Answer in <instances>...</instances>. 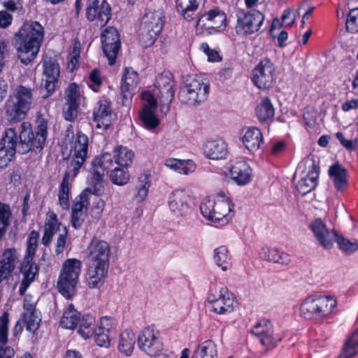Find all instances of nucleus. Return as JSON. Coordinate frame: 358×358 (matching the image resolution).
Instances as JSON below:
<instances>
[{
    "label": "nucleus",
    "instance_id": "28",
    "mask_svg": "<svg viewBox=\"0 0 358 358\" xmlns=\"http://www.w3.org/2000/svg\"><path fill=\"white\" fill-rule=\"evenodd\" d=\"M19 255L13 248H6L0 257V282L8 278L18 262Z\"/></svg>",
    "mask_w": 358,
    "mask_h": 358
},
{
    "label": "nucleus",
    "instance_id": "38",
    "mask_svg": "<svg viewBox=\"0 0 358 358\" xmlns=\"http://www.w3.org/2000/svg\"><path fill=\"white\" fill-rule=\"evenodd\" d=\"M136 342L135 334L131 329L123 331L119 338V350L126 356H130Z\"/></svg>",
    "mask_w": 358,
    "mask_h": 358
},
{
    "label": "nucleus",
    "instance_id": "48",
    "mask_svg": "<svg viewBox=\"0 0 358 358\" xmlns=\"http://www.w3.org/2000/svg\"><path fill=\"white\" fill-rule=\"evenodd\" d=\"M109 171H110V178L113 184L124 185L129 181L130 176L127 167L114 165L112 169H110Z\"/></svg>",
    "mask_w": 358,
    "mask_h": 358
},
{
    "label": "nucleus",
    "instance_id": "10",
    "mask_svg": "<svg viewBox=\"0 0 358 358\" xmlns=\"http://www.w3.org/2000/svg\"><path fill=\"white\" fill-rule=\"evenodd\" d=\"M81 266V262L76 259H69L63 264L57 287L59 292L68 299L74 294Z\"/></svg>",
    "mask_w": 358,
    "mask_h": 358
},
{
    "label": "nucleus",
    "instance_id": "62",
    "mask_svg": "<svg viewBox=\"0 0 358 358\" xmlns=\"http://www.w3.org/2000/svg\"><path fill=\"white\" fill-rule=\"evenodd\" d=\"M201 50L208 56V59L210 62H217L220 59V55L217 51L211 50L206 43L201 45Z\"/></svg>",
    "mask_w": 358,
    "mask_h": 358
},
{
    "label": "nucleus",
    "instance_id": "21",
    "mask_svg": "<svg viewBox=\"0 0 358 358\" xmlns=\"http://www.w3.org/2000/svg\"><path fill=\"white\" fill-rule=\"evenodd\" d=\"M275 67L268 59L262 60L253 70V83L259 89L270 88L274 81Z\"/></svg>",
    "mask_w": 358,
    "mask_h": 358
},
{
    "label": "nucleus",
    "instance_id": "26",
    "mask_svg": "<svg viewBox=\"0 0 358 358\" xmlns=\"http://www.w3.org/2000/svg\"><path fill=\"white\" fill-rule=\"evenodd\" d=\"M110 7L106 0H89L87 17L90 21L97 20L101 27L106 25L110 19Z\"/></svg>",
    "mask_w": 358,
    "mask_h": 358
},
{
    "label": "nucleus",
    "instance_id": "2",
    "mask_svg": "<svg viewBox=\"0 0 358 358\" xmlns=\"http://www.w3.org/2000/svg\"><path fill=\"white\" fill-rule=\"evenodd\" d=\"M174 85L172 73L164 71L157 77L152 93L149 91L141 93L143 107L140 113V119L144 127L152 129L159 124V120L155 115L157 99L161 112L164 115L169 113L175 94Z\"/></svg>",
    "mask_w": 358,
    "mask_h": 358
},
{
    "label": "nucleus",
    "instance_id": "33",
    "mask_svg": "<svg viewBox=\"0 0 358 358\" xmlns=\"http://www.w3.org/2000/svg\"><path fill=\"white\" fill-rule=\"evenodd\" d=\"M241 140L245 148L251 152L258 151L264 143L263 134L256 127L248 128Z\"/></svg>",
    "mask_w": 358,
    "mask_h": 358
},
{
    "label": "nucleus",
    "instance_id": "35",
    "mask_svg": "<svg viewBox=\"0 0 358 358\" xmlns=\"http://www.w3.org/2000/svg\"><path fill=\"white\" fill-rule=\"evenodd\" d=\"M164 165L169 169L183 175L194 173L196 169V164L191 159L168 158L165 160Z\"/></svg>",
    "mask_w": 358,
    "mask_h": 358
},
{
    "label": "nucleus",
    "instance_id": "58",
    "mask_svg": "<svg viewBox=\"0 0 358 358\" xmlns=\"http://www.w3.org/2000/svg\"><path fill=\"white\" fill-rule=\"evenodd\" d=\"M336 136L340 143L346 150L351 151L357 148L358 145V138H355L354 140H347L345 138L343 134L341 132H337Z\"/></svg>",
    "mask_w": 358,
    "mask_h": 358
},
{
    "label": "nucleus",
    "instance_id": "23",
    "mask_svg": "<svg viewBox=\"0 0 358 358\" xmlns=\"http://www.w3.org/2000/svg\"><path fill=\"white\" fill-rule=\"evenodd\" d=\"M191 197L184 189H176L169 196V206L170 210L177 217H184L192 210Z\"/></svg>",
    "mask_w": 358,
    "mask_h": 358
},
{
    "label": "nucleus",
    "instance_id": "9",
    "mask_svg": "<svg viewBox=\"0 0 358 358\" xmlns=\"http://www.w3.org/2000/svg\"><path fill=\"white\" fill-rule=\"evenodd\" d=\"M164 24L161 10L148 11L142 18L140 27V39L145 47L152 45L160 34Z\"/></svg>",
    "mask_w": 358,
    "mask_h": 358
},
{
    "label": "nucleus",
    "instance_id": "18",
    "mask_svg": "<svg viewBox=\"0 0 358 358\" xmlns=\"http://www.w3.org/2000/svg\"><path fill=\"white\" fill-rule=\"evenodd\" d=\"M309 229L318 244L325 250L333 248L337 231L329 229L321 218H315L309 224Z\"/></svg>",
    "mask_w": 358,
    "mask_h": 358
},
{
    "label": "nucleus",
    "instance_id": "59",
    "mask_svg": "<svg viewBox=\"0 0 358 358\" xmlns=\"http://www.w3.org/2000/svg\"><path fill=\"white\" fill-rule=\"evenodd\" d=\"M38 301V297L31 294H27L24 299L23 308L24 311H36V304Z\"/></svg>",
    "mask_w": 358,
    "mask_h": 358
},
{
    "label": "nucleus",
    "instance_id": "41",
    "mask_svg": "<svg viewBox=\"0 0 358 358\" xmlns=\"http://www.w3.org/2000/svg\"><path fill=\"white\" fill-rule=\"evenodd\" d=\"M358 353V329L345 341L338 358H352Z\"/></svg>",
    "mask_w": 358,
    "mask_h": 358
},
{
    "label": "nucleus",
    "instance_id": "31",
    "mask_svg": "<svg viewBox=\"0 0 358 358\" xmlns=\"http://www.w3.org/2000/svg\"><path fill=\"white\" fill-rule=\"evenodd\" d=\"M318 176L319 171L313 164L309 167L308 172L304 173L298 181L296 186L297 192L303 196L311 192L317 185Z\"/></svg>",
    "mask_w": 358,
    "mask_h": 358
},
{
    "label": "nucleus",
    "instance_id": "52",
    "mask_svg": "<svg viewBox=\"0 0 358 358\" xmlns=\"http://www.w3.org/2000/svg\"><path fill=\"white\" fill-rule=\"evenodd\" d=\"M9 313H3L0 316V344L6 345L8 341Z\"/></svg>",
    "mask_w": 358,
    "mask_h": 358
},
{
    "label": "nucleus",
    "instance_id": "60",
    "mask_svg": "<svg viewBox=\"0 0 358 358\" xmlns=\"http://www.w3.org/2000/svg\"><path fill=\"white\" fill-rule=\"evenodd\" d=\"M303 119L306 125L310 127H315L317 120V112L313 108H306L303 113Z\"/></svg>",
    "mask_w": 358,
    "mask_h": 358
},
{
    "label": "nucleus",
    "instance_id": "44",
    "mask_svg": "<svg viewBox=\"0 0 358 358\" xmlns=\"http://www.w3.org/2000/svg\"><path fill=\"white\" fill-rule=\"evenodd\" d=\"M29 332H35L41 322V315L39 310L24 311L20 318Z\"/></svg>",
    "mask_w": 358,
    "mask_h": 358
},
{
    "label": "nucleus",
    "instance_id": "20",
    "mask_svg": "<svg viewBox=\"0 0 358 358\" xmlns=\"http://www.w3.org/2000/svg\"><path fill=\"white\" fill-rule=\"evenodd\" d=\"M103 51L108 59V64L113 65L120 48V40L117 30L110 27L106 28L101 34Z\"/></svg>",
    "mask_w": 358,
    "mask_h": 358
},
{
    "label": "nucleus",
    "instance_id": "46",
    "mask_svg": "<svg viewBox=\"0 0 358 358\" xmlns=\"http://www.w3.org/2000/svg\"><path fill=\"white\" fill-rule=\"evenodd\" d=\"M71 177L74 178L72 175V171L68 169L59 185V201L60 205L64 209H67L69 206V180Z\"/></svg>",
    "mask_w": 358,
    "mask_h": 358
},
{
    "label": "nucleus",
    "instance_id": "12",
    "mask_svg": "<svg viewBox=\"0 0 358 358\" xmlns=\"http://www.w3.org/2000/svg\"><path fill=\"white\" fill-rule=\"evenodd\" d=\"M70 164L68 169L72 171V175L76 177L80 169L84 164L88 153V137L80 131H78L69 144Z\"/></svg>",
    "mask_w": 358,
    "mask_h": 358
},
{
    "label": "nucleus",
    "instance_id": "42",
    "mask_svg": "<svg viewBox=\"0 0 358 358\" xmlns=\"http://www.w3.org/2000/svg\"><path fill=\"white\" fill-rule=\"evenodd\" d=\"M216 345L210 340L206 341L198 345L192 358H217Z\"/></svg>",
    "mask_w": 358,
    "mask_h": 358
},
{
    "label": "nucleus",
    "instance_id": "22",
    "mask_svg": "<svg viewBox=\"0 0 358 358\" xmlns=\"http://www.w3.org/2000/svg\"><path fill=\"white\" fill-rule=\"evenodd\" d=\"M89 264L109 266L110 248L108 243L93 239L87 248Z\"/></svg>",
    "mask_w": 358,
    "mask_h": 358
},
{
    "label": "nucleus",
    "instance_id": "17",
    "mask_svg": "<svg viewBox=\"0 0 358 358\" xmlns=\"http://www.w3.org/2000/svg\"><path fill=\"white\" fill-rule=\"evenodd\" d=\"M264 21V15L259 10H252L238 16L236 31L238 35L247 36L258 31Z\"/></svg>",
    "mask_w": 358,
    "mask_h": 358
},
{
    "label": "nucleus",
    "instance_id": "8",
    "mask_svg": "<svg viewBox=\"0 0 358 358\" xmlns=\"http://www.w3.org/2000/svg\"><path fill=\"white\" fill-rule=\"evenodd\" d=\"M237 301L232 292L221 285L212 284L207 298V306L210 311L224 315L231 313Z\"/></svg>",
    "mask_w": 358,
    "mask_h": 358
},
{
    "label": "nucleus",
    "instance_id": "39",
    "mask_svg": "<svg viewBox=\"0 0 358 358\" xmlns=\"http://www.w3.org/2000/svg\"><path fill=\"white\" fill-rule=\"evenodd\" d=\"M177 10L187 20H192L196 15L199 4L196 0H176Z\"/></svg>",
    "mask_w": 358,
    "mask_h": 358
},
{
    "label": "nucleus",
    "instance_id": "50",
    "mask_svg": "<svg viewBox=\"0 0 358 358\" xmlns=\"http://www.w3.org/2000/svg\"><path fill=\"white\" fill-rule=\"evenodd\" d=\"M139 78L138 73L131 68H125L122 78L121 87L125 91L128 89L134 90L138 85Z\"/></svg>",
    "mask_w": 358,
    "mask_h": 358
},
{
    "label": "nucleus",
    "instance_id": "43",
    "mask_svg": "<svg viewBox=\"0 0 358 358\" xmlns=\"http://www.w3.org/2000/svg\"><path fill=\"white\" fill-rule=\"evenodd\" d=\"M78 333L85 339L94 336L95 318L90 315H83L78 323Z\"/></svg>",
    "mask_w": 358,
    "mask_h": 358
},
{
    "label": "nucleus",
    "instance_id": "16",
    "mask_svg": "<svg viewBox=\"0 0 358 358\" xmlns=\"http://www.w3.org/2000/svg\"><path fill=\"white\" fill-rule=\"evenodd\" d=\"M137 345L141 351L150 356L161 352L163 347L159 331L151 326L144 328L139 333Z\"/></svg>",
    "mask_w": 358,
    "mask_h": 358
},
{
    "label": "nucleus",
    "instance_id": "13",
    "mask_svg": "<svg viewBox=\"0 0 358 358\" xmlns=\"http://www.w3.org/2000/svg\"><path fill=\"white\" fill-rule=\"evenodd\" d=\"M55 234H58L55 253L59 255L64 250L68 231L64 225L57 222V215L53 212H50L45 224V231L42 238L43 244L47 245Z\"/></svg>",
    "mask_w": 358,
    "mask_h": 358
},
{
    "label": "nucleus",
    "instance_id": "57",
    "mask_svg": "<svg viewBox=\"0 0 358 358\" xmlns=\"http://www.w3.org/2000/svg\"><path fill=\"white\" fill-rule=\"evenodd\" d=\"M78 104L66 103L63 108V115L65 120L72 121L77 116Z\"/></svg>",
    "mask_w": 358,
    "mask_h": 358
},
{
    "label": "nucleus",
    "instance_id": "11",
    "mask_svg": "<svg viewBox=\"0 0 358 358\" xmlns=\"http://www.w3.org/2000/svg\"><path fill=\"white\" fill-rule=\"evenodd\" d=\"M37 243L38 234L35 231H32L27 241L26 255L21 266V272L23 275V278L19 289L20 295H23L25 293L28 287L34 280L38 273L37 265L32 262L37 247Z\"/></svg>",
    "mask_w": 358,
    "mask_h": 358
},
{
    "label": "nucleus",
    "instance_id": "40",
    "mask_svg": "<svg viewBox=\"0 0 358 358\" xmlns=\"http://www.w3.org/2000/svg\"><path fill=\"white\" fill-rule=\"evenodd\" d=\"M80 313L75 309L73 305L70 304L63 313L60 324L65 329H73L80 320Z\"/></svg>",
    "mask_w": 358,
    "mask_h": 358
},
{
    "label": "nucleus",
    "instance_id": "32",
    "mask_svg": "<svg viewBox=\"0 0 358 358\" xmlns=\"http://www.w3.org/2000/svg\"><path fill=\"white\" fill-rule=\"evenodd\" d=\"M112 110L108 101L100 100L94 111V120L96 127L107 129L110 124Z\"/></svg>",
    "mask_w": 358,
    "mask_h": 358
},
{
    "label": "nucleus",
    "instance_id": "14",
    "mask_svg": "<svg viewBox=\"0 0 358 358\" xmlns=\"http://www.w3.org/2000/svg\"><path fill=\"white\" fill-rule=\"evenodd\" d=\"M92 176L90 179V186L85 189H88L87 194H94L99 196L102 194L103 184V176L109 173L111 169L112 158L108 153H103L99 157H96L93 162Z\"/></svg>",
    "mask_w": 358,
    "mask_h": 358
},
{
    "label": "nucleus",
    "instance_id": "4",
    "mask_svg": "<svg viewBox=\"0 0 358 358\" xmlns=\"http://www.w3.org/2000/svg\"><path fill=\"white\" fill-rule=\"evenodd\" d=\"M233 208L231 200L225 196H218L213 199L206 197L200 206L203 216L220 226L226 225L232 219Z\"/></svg>",
    "mask_w": 358,
    "mask_h": 358
},
{
    "label": "nucleus",
    "instance_id": "56",
    "mask_svg": "<svg viewBox=\"0 0 358 358\" xmlns=\"http://www.w3.org/2000/svg\"><path fill=\"white\" fill-rule=\"evenodd\" d=\"M90 83L89 87L95 92L99 91V87L102 84V80L100 73L97 69H94L91 71L89 76Z\"/></svg>",
    "mask_w": 358,
    "mask_h": 358
},
{
    "label": "nucleus",
    "instance_id": "7",
    "mask_svg": "<svg viewBox=\"0 0 358 358\" xmlns=\"http://www.w3.org/2000/svg\"><path fill=\"white\" fill-rule=\"evenodd\" d=\"M210 84L200 76H189L179 92L181 102L196 106L205 101L209 93Z\"/></svg>",
    "mask_w": 358,
    "mask_h": 358
},
{
    "label": "nucleus",
    "instance_id": "25",
    "mask_svg": "<svg viewBox=\"0 0 358 358\" xmlns=\"http://www.w3.org/2000/svg\"><path fill=\"white\" fill-rule=\"evenodd\" d=\"M43 66L44 78L42 85L46 90V94H43V97L46 99L54 92L60 71L58 63L51 59H45Z\"/></svg>",
    "mask_w": 358,
    "mask_h": 358
},
{
    "label": "nucleus",
    "instance_id": "53",
    "mask_svg": "<svg viewBox=\"0 0 358 358\" xmlns=\"http://www.w3.org/2000/svg\"><path fill=\"white\" fill-rule=\"evenodd\" d=\"M11 213L8 206L0 202V239L4 234Z\"/></svg>",
    "mask_w": 358,
    "mask_h": 358
},
{
    "label": "nucleus",
    "instance_id": "6",
    "mask_svg": "<svg viewBox=\"0 0 358 358\" xmlns=\"http://www.w3.org/2000/svg\"><path fill=\"white\" fill-rule=\"evenodd\" d=\"M337 306L336 299L327 295L307 296L300 307L301 315L306 320H317L329 317Z\"/></svg>",
    "mask_w": 358,
    "mask_h": 358
},
{
    "label": "nucleus",
    "instance_id": "51",
    "mask_svg": "<svg viewBox=\"0 0 358 358\" xmlns=\"http://www.w3.org/2000/svg\"><path fill=\"white\" fill-rule=\"evenodd\" d=\"M83 99L79 86L75 83L70 84L65 91L66 103L79 105Z\"/></svg>",
    "mask_w": 358,
    "mask_h": 358
},
{
    "label": "nucleus",
    "instance_id": "47",
    "mask_svg": "<svg viewBox=\"0 0 358 358\" xmlns=\"http://www.w3.org/2000/svg\"><path fill=\"white\" fill-rule=\"evenodd\" d=\"M338 248L346 255H352L358 250V240L348 239L343 235L336 233L335 238Z\"/></svg>",
    "mask_w": 358,
    "mask_h": 358
},
{
    "label": "nucleus",
    "instance_id": "3",
    "mask_svg": "<svg viewBox=\"0 0 358 358\" xmlns=\"http://www.w3.org/2000/svg\"><path fill=\"white\" fill-rule=\"evenodd\" d=\"M43 28L38 22H26L15 33L13 45L18 57L24 64L30 63L38 55L43 38Z\"/></svg>",
    "mask_w": 358,
    "mask_h": 358
},
{
    "label": "nucleus",
    "instance_id": "55",
    "mask_svg": "<svg viewBox=\"0 0 358 358\" xmlns=\"http://www.w3.org/2000/svg\"><path fill=\"white\" fill-rule=\"evenodd\" d=\"M346 29L350 32L358 31V9H352L350 11L347 20Z\"/></svg>",
    "mask_w": 358,
    "mask_h": 358
},
{
    "label": "nucleus",
    "instance_id": "45",
    "mask_svg": "<svg viewBox=\"0 0 358 358\" xmlns=\"http://www.w3.org/2000/svg\"><path fill=\"white\" fill-rule=\"evenodd\" d=\"M255 113L257 118L261 122H265L273 117L275 110L268 97L262 99L257 105Z\"/></svg>",
    "mask_w": 358,
    "mask_h": 358
},
{
    "label": "nucleus",
    "instance_id": "29",
    "mask_svg": "<svg viewBox=\"0 0 358 358\" xmlns=\"http://www.w3.org/2000/svg\"><path fill=\"white\" fill-rule=\"evenodd\" d=\"M229 176L237 185H244L250 182L252 169L246 162H235L229 170Z\"/></svg>",
    "mask_w": 358,
    "mask_h": 358
},
{
    "label": "nucleus",
    "instance_id": "49",
    "mask_svg": "<svg viewBox=\"0 0 358 358\" xmlns=\"http://www.w3.org/2000/svg\"><path fill=\"white\" fill-rule=\"evenodd\" d=\"M214 261L223 271H227L231 267V258L229 256L228 250L224 246L215 249Z\"/></svg>",
    "mask_w": 358,
    "mask_h": 358
},
{
    "label": "nucleus",
    "instance_id": "54",
    "mask_svg": "<svg viewBox=\"0 0 358 358\" xmlns=\"http://www.w3.org/2000/svg\"><path fill=\"white\" fill-rule=\"evenodd\" d=\"M88 189H84L76 201L72 208L73 212L84 213L83 209L86 208L89 204L90 195L87 194Z\"/></svg>",
    "mask_w": 358,
    "mask_h": 358
},
{
    "label": "nucleus",
    "instance_id": "15",
    "mask_svg": "<svg viewBox=\"0 0 358 358\" xmlns=\"http://www.w3.org/2000/svg\"><path fill=\"white\" fill-rule=\"evenodd\" d=\"M226 26L225 13L219 9H213L199 18L196 30L200 34H213L224 30Z\"/></svg>",
    "mask_w": 358,
    "mask_h": 358
},
{
    "label": "nucleus",
    "instance_id": "64",
    "mask_svg": "<svg viewBox=\"0 0 358 358\" xmlns=\"http://www.w3.org/2000/svg\"><path fill=\"white\" fill-rule=\"evenodd\" d=\"M84 220V213L73 212L71 213V223L75 229H79Z\"/></svg>",
    "mask_w": 358,
    "mask_h": 358
},
{
    "label": "nucleus",
    "instance_id": "30",
    "mask_svg": "<svg viewBox=\"0 0 358 358\" xmlns=\"http://www.w3.org/2000/svg\"><path fill=\"white\" fill-rule=\"evenodd\" d=\"M108 266L89 264L86 275V283L89 288L96 289L104 283V279L108 273Z\"/></svg>",
    "mask_w": 358,
    "mask_h": 358
},
{
    "label": "nucleus",
    "instance_id": "61",
    "mask_svg": "<svg viewBox=\"0 0 358 358\" xmlns=\"http://www.w3.org/2000/svg\"><path fill=\"white\" fill-rule=\"evenodd\" d=\"M2 4L6 10L12 12L20 11L22 9L21 0H8L3 1Z\"/></svg>",
    "mask_w": 358,
    "mask_h": 358
},
{
    "label": "nucleus",
    "instance_id": "19",
    "mask_svg": "<svg viewBox=\"0 0 358 358\" xmlns=\"http://www.w3.org/2000/svg\"><path fill=\"white\" fill-rule=\"evenodd\" d=\"M250 332L267 348H274L282 340L281 336L274 334L272 323L268 320L259 321Z\"/></svg>",
    "mask_w": 358,
    "mask_h": 358
},
{
    "label": "nucleus",
    "instance_id": "37",
    "mask_svg": "<svg viewBox=\"0 0 358 358\" xmlns=\"http://www.w3.org/2000/svg\"><path fill=\"white\" fill-rule=\"evenodd\" d=\"M259 256L262 259L281 264H287L290 261L287 253L280 252L275 248H262Z\"/></svg>",
    "mask_w": 358,
    "mask_h": 358
},
{
    "label": "nucleus",
    "instance_id": "24",
    "mask_svg": "<svg viewBox=\"0 0 358 358\" xmlns=\"http://www.w3.org/2000/svg\"><path fill=\"white\" fill-rule=\"evenodd\" d=\"M116 327L117 323L114 319L109 317H101L95 328L94 336L96 344L101 347H108Z\"/></svg>",
    "mask_w": 358,
    "mask_h": 358
},
{
    "label": "nucleus",
    "instance_id": "27",
    "mask_svg": "<svg viewBox=\"0 0 358 358\" xmlns=\"http://www.w3.org/2000/svg\"><path fill=\"white\" fill-rule=\"evenodd\" d=\"M202 152L208 159L222 160L227 157L229 148L227 143L222 138H217L204 142Z\"/></svg>",
    "mask_w": 358,
    "mask_h": 358
},
{
    "label": "nucleus",
    "instance_id": "34",
    "mask_svg": "<svg viewBox=\"0 0 358 358\" xmlns=\"http://www.w3.org/2000/svg\"><path fill=\"white\" fill-rule=\"evenodd\" d=\"M329 175L337 191H343L348 185V171L338 163L332 164L329 169Z\"/></svg>",
    "mask_w": 358,
    "mask_h": 358
},
{
    "label": "nucleus",
    "instance_id": "1",
    "mask_svg": "<svg viewBox=\"0 0 358 358\" xmlns=\"http://www.w3.org/2000/svg\"><path fill=\"white\" fill-rule=\"evenodd\" d=\"M36 123L35 132L31 131L28 123H22L19 136L15 129L10 128L6 131L2 139V148L0 149V166H6L16 151L25 154L30 150L40 152L43 149L47 138V120L38 117Z\"/></svg>",
    "mask_w": 358,
    "mask_h": 358
},
{
    "label": "nucleus",
    "instance_id": "5",
    "mask_svg": "<svg viewBox=\"0 0 358 358\" xmlns=\"http://www.w3.org/2000/svg\"><path fill=\"white\" fill-rule=\"evenodd\" d=\"M33 93L30 87L24 85L17 86L6 102V112L12 122L24 119L31 109Z\"/></svg>",
    "mask_w": 358,
    "mask_h": 358
},
{
    "label": "nucleus",
    "instance_id": "36",
    "mask_svg": "<svg viewBox=\"0 0 358 358\" xmlns=\"http://www.w3.org/2000/svg\"><path fill=\"white\" fill-rule=\"evenodd\" d=\"M112 158L111 169L114 165L121 167H127L132 163L134 152L127 147L118 146L114 151L113 154L107 152Z\"/></svg>",
    "mask_w": 358,
    "mask_h": 358
},
{
    "label": "nucleus",
    "instance_id": "63",
    "mask_svg": "<svg viewBox=\"0 0 358 358\" xmlns=\"http://www.w3.org/2000/svg\"><path fill=\"white\" fill-rule=\"evenodd\" d=\"M150 187V174H148L147 173H142L138 177V185L136 187V189H138L143 188V189H149Z\"/></svg>",
    "mask_w": 358,
    "mask_h": 358
}]
</instances>
